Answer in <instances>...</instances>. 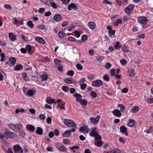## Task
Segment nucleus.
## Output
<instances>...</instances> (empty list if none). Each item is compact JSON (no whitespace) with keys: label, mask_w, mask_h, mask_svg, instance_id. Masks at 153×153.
I'll use <instances>...</instances> for the list:
<instances>
[{"label":"nucleus","mask_w":153,"mask_h":153,"mask_svg":"<svg viewBox=\"0 0 153 153\" xmlns=\"http://www.w3.org/2000/svg\"><path fill=\"white\" fill-rule=\"evenodd\" d=\"M74 96L76 97V99L77 101L79 102L82 99V96L80 94L76 93L74 94Z\"/></svg>","instance_id":"aec40b11"},{"label":"nucleus","mask_w":153,"mask_h":153,"mask_svg":"<svg viewBox=\"0 0 153 153\" xmlns=\"http://www.w3.org/2000/svg\"><path fill=\"white\" fill-rule=\"evenodd\" d=\"M89 54L91 56L93 55L94 53V51L93 50H90L88 51Z\"/></svg>","instance_id":"338daca9"},{"label":"nucleus","mask_w":153,"mask_h":153,"mask_svg":"<svg viewBox=\"0 0 153 153\" xmlns=\"http://www.w3.org/2000/svg\"><path fill=\"white\" fill-rule=\"evenodd\" d=\"M39 119L42 120H44L45 118V116L43 114H41L39 116Z\"/></svg>","instance_id":"3c124183"},{"label":"nucleus","mask_w":153,"mask_h":153,"mask_svg":"<svg viewBox=\"0 0 153 153\" xmlns=\"http://www.w3.org/2000/svg\"><path fill=\"white\" fill-rule=\"evenodd\" d=\"M139 110V108L138 107L136 106L134 107L131 109L132 112L135 113H137Z\"/></svg>","instance_id":"cd10ccee"},{"label":"nucleus","mask_w":153,"mask_h":153,"mask_svg":"<svg viewBox=\"0 0 153 153\" xmlns=\"http://www.w3.org/2000/svg\"><path fill=\"white\" fill-rule=\"evenodd\" d=\"M135 124V121L134 120L130 119L128 123V125L129 127L133 126Z\"/></svg>","instance_id":"a878e982"},{"label":"nucleus","mask_w":153,"mask_h":153,"mask_svg":"<svg viewBox=\"0 0 153 153\" xmlns=\"http://www.w3.org/2000/svg\"><path fill=\"white\" fill-rule=\"evenodd\" d=\"M0 56L1 58L0 59L1 62H3L4 60V57H5L4 54V53H2L0 55Z\"/></svg>","instance_id":"864d4df0"},{"label":"nucleus","mask_w":153,"mask_h":153,"mask_svg":"<svg viewBox=\"0 0 153 153\" xmlns=\"http://www.w3.org/2000/svg\"><path fill=\"white\" fill-rule=\"evenodd\" d=\"M113 114L118 117H120L121 116V114L120 110L118 109H115L112 111Z\"/></svg>","instance_id":"9b49d317"},{"label":"nucleus","mask_w":153,"mask_h":153,"mask_svg":"<svg viewBox=\"0 0 153 153\" xmlns=\"http://www.w3.org/2000/svg\"><path fill=\"white\" fill-rule=\"evenodd\" d=\"M59 36L60 38H63L66 36V34L62 31H60L59 33Z\"/></svg>","instance_id":"c9c22d12"},{"label":"nucleus","mask_w":153,"mask_h":153,"mask_svg":"<svg viewBox=\"0 0 153 153\" xmlns=\"http://www.w3.org/2000/svg\"><path fill=\"white\" fill-rule=\"evenodd\" d=\"M119 140L120 142L123 144H124L125 143V140L123 137H120L119 139Z\"/></svg>","instance_id":"e2e57ef3"},{"label":"nucleus","mask_w":153,"mask_h":153,"mask_svg":"<svg viewBox=\"0 0 153 153\" xmlns=\"http://www.w3.org/2000/svg\"><path fill=\"white\" fill-rule=\"evenodd\" d=\"M120 42H117L116 44L115 45L114 48L115 49H117L119 47L120 48L121 47V46L120 45Z\"/></svg>","instance_id":"6e6d98bb"},{"label":"nucleus","mask_w":153,"mask_h":153,"mask_svg":"<svg viewBox=\"0 0 153 153\" xmlns=\"http://www.w3.org/2000/svg\"><path fill=\"white\" fill-rule=\"evenodd\" d=\"M122 51L125 53H127L128 51V48L125 46L123 47L122 48Z\"/></svg>","instance_id":"49530a36"},{"label":"nucleus","mask_w":153,"mask_h":153,"mask_svg":"<svg viewBox=\"0 0 153 153\" xmlns=\"http://www.w3.org/2000/svg\"><path fill=\"white\" fill-rule=\"evenodd\" d=\"M4 7L6 8L7 9L11 10L12 9L11 6L8 4H5L4 6Z\"/></svg>","instance_id":"69168bd1"},{"label":"nucleus","mask_w":153,"mask_h":153,"mask_svg":"<svg viewBox=\"0 0 153 153\" xmlns=\"http://www.w3.org/2000/svg\"><path fill=\"white\" fill-rule=\"evenodd\" d=\"M85 81V78H82L79 81V82L78 83L79 84H81L82 83L84 82Z\"/></svg>","instance_id":"0e129e2a"},{"label":"nucleus","mask_w":153,"mask_h":153,"mask_svg":"<svg viewBox=\"0 0 153 153\" xmlns=\"http://www.w3.org/2000/svg\"><path fill=\"white\" fill-rule=\"evenodd\" d=\"M36 40L40 43L44 44L45 42L43 39L40 37H37L35 38Z\"/></svg>","instance_id":"a211bd4d"},{"label":"nucleus","mask_w":153,"mask_h":153,"mask_svg":"<svg viewBox=\"0 0 153 153\" xmlns=\"http://www.w3.org/2000/svg\"><path fill=\"white\" fill-rule=\"evenodd\" d=\"M45 4L49 6H52L53 8L56 9L57 6L55 3L52 0H41Z\"/></svg>","instance_id":"7ed1b4c3"},{"label":"nucleus","mask_w":153,"mask_h":153,"mask_svg":"<svg viewBox=\"0 0 153 153\" xmlns=\"http://www.w3.org/2000/svg\"><path fill=\"white\" fill-rule=\"evenodd\" d=\"M64 81L67 83L71 84L72 83V81L71 78H65L64 79Z\"/></svg>","instance_id":"c85d7f7f"},{"label":"nucleus","mask_w":153,"mask_h":153,"mask_svg":"<svg viewBox=\"0 0 153 153\" xmlns=\"http://www.w3.org/2000/svg\"><path fill=\"white\" fill-rule=\"evenodd\" d=\"M64 124L69 127H73L71 129L72 132H74L77 128L76 124L73 121L70 120L65 119L63 121Z\"/></svg>","instance_id":"f03ea898"},{"label":"nucleus","mask_w":153,"mask_h":153,"mask_svg":"<svg viewBox=\"0 0 153 153\" xmlns=\"http://www.w3.org/2000/svg\"><path fill=\"white\" fill-rule=\"evenodd\" d=\"M96 128L95 127L92 128L89 134L91 136L95 137V145L98 147L101 146L103 144L101 140V137L96 131Z\"/></svg>","instance_id":"f257e3e1"},{"label":"nucleus","mask_w":153,"mask_h":153,"mask_svg":"<svg viewBox=\"0 0 153 153\" xmlns=\"http://www.w3.org/2000/svg\"><path fill=\"white\" fill-rule=\"evenodd\" d=\"M37 27L39 29L43 30L45 28V26L43 25H40L37 26Z\"/></svg>","instance_id":"8fccbe9b"},{"label":"nucleus","mask_w":153,"mask_h":153,"mask_svg":"<svg viewBox=\"0 0 153 153\" xmlns=\"http://www.w3.org/2000/svg\"><path fill=\"white\" fill-rule=\"evenodd\" d=\"M46 121L48 123L50 124L51 122V119L50 117H48L46 119Z\"/></svg>","instance_id":"bf43d9fd"},{"label":"nucleus","mask_w":153,"mask_h":153,"mask_svg":"<svg viewBox=\"0 0 153 153\" xmlns=\"http://www.w3.org/2000/svg\"><path fill=\"white\" fill-rule=\"evenodd\" d=\"M55 100V99H54L51 100L50 98H49L46 99V101L47 103L51 105L53 103L55 104L56 103V102L54 101Z\"/></svg>","instance_id":"393cba45"},{"label":"nucleus","mask_w":153,"mask_h":153,"mask_svg":"<svg viewBox=\"0 0 153 153\" xmlns=\"http://www.w3.org/2000/svg\"><path fill=\"white\" fill-rule=\"evenodd\" d=\"M7 153H13L12 148H8Z\"/></svg>","instance_id":"774afa93"},{"label":"nucleus","mask_w":153,"mask_h":153,"mask_svg":"<svg viewBox=\"0 0 153 153\" xmlns=\"http://www.w3.org/2000/svg\"><path fill=\"white\" fill-rule=\"evenodd\" d=\"M138 22L143 25H145L148 21L147 19L145 17L141 16L138 18Z\"/></svg>","instance_id":"0eeeda50"},{"label":"nucleus","mask_w":153,"mask_h":153,"mask_svg":"<svg viewBox=\"0 0 153 153\" xmlns=\"http://www.w3.org/2000/svg\"><path fill=\"white\" fill-rule=\"evenodd\" d=\"M120 62L123 65H126L127 62V61L124 59H122L120 60Z\"/></svg>","instance_id":"37998d69"},{"label":"nucleus","mask_w":153,"mask_h":153,"mask_svg":"<svg viewBox=\"0 0 153 153\" xmlns=\"http://www.w3.org/2000/svg\"><path fill=\"white\" fill-rule=\"evenodd\" d=\"M27 94L30 96H32L33 95L34 92L32 90H29L27 91Z\"/></svg>","instance_id":"c03bdc74"},{"label":"nucleus","mask_w":153,"mask_h":153,"mask_svg":"<svg viewBox=\"0 0 153 153\" xmlns=\"http://www.w3.org/2000/svg\"><path fill=\"white\" fill-rule=\"evenodd\" d=\"M23 68V66L21 65H16L15 67V70L18 71L22 70Z\"/></svg>","instance_id":"bb28decb"},{"label":"nucleus","mask_w":153,"mask_h":153,"mask_svg":"<svg viewBox=\"0 0 153 153\" xmlns=\"http://www.w3.org/2000/svg\"><path fill=\"white\" fill-rule=\"evenodd\" d=\"M110 153H121V151L117 149H115L110 151Z\"/></svg>","instance_id":"c756f323"},{"label":"nucleus","mask_w":153,"mask_h":153,"mask_svg":"<svg viewBox=\"0 0 153 153\" xmlns=\"http://www.w3.org/2000/svg\"><path fill=\"white\" fill-rule=\"evenodd\" d=\"M115 30H113L108 31V34L111 38H113L115 37Z\"/></svg>","instance_id":"4be33fe9"},{"label":"nucleus","mask_w":153,"mask_h":153,"mask_svg":"<svg viewBox=\"0 0 153 153\" xmlns=\"http://www.w3.org/2000/svg\"><path fill=\"white\" fill-rule=\"evenodd\" d=\"M63 143L65 144H70V141L68 139H64L63 140Z\"/></svg>","instance_id":"a18cd8bd"},{"label":"nucleus","mask_w":153,"mask_h":153,"mask_svg":"<svg viewBox=\"0 0 153 153\" xmlns=\"http://www.w3.org/2000/svg\"><path fill=\"white\" fill-rule=\"evenodd\" d=\"M115 70L114 69H111V74L112 76H114L115 74Z\"/></svg>","instance_id":"052dcab7"},{"label":"nucleus","mask_w":153,"mask_h":153,"mask_svg":"<svg viewBox=\"0 0 153 153\" xmlns=\"http://www.w3.org/2000/svg\"><path fill=\"white\" fill-rule=\"evenodd\" d=\"M79 131L81 132H84L86 133H88V127L86 126L80 128Z\"/></svg>","instance_id":"6ab92c4d"},{"label":"nucleus","mask_w":153,"mask_h":153,"mask_svg":"<svg viewBox=\"0 0 153 153\" xmlns=\"http://www.w3.org/2000/svg\"><path fill=\"white\" fill-rule=\"evenodd\" d=\"M35 132L38 134L42 135L43 134V130L41 127H38L36 128Z\"/></svg>","instance_id":"f3484780"},{"label":"nucleus","mask_w":153,"mask_h":153,"mask_svg":"<svg viewBox=\"0 0 153 153\" xmlns=\"http://www.w3.org/2000/svg\"><path fill=\"white\" fill-rule=\"evenodd\" d=\"M26 48L28 51V53H30L31 50V47L30 45H26Z\"/></svg>","instance_id":"72a5a7b5"},{"label":"nucleus","mask_w":153,"mask_h":153,"mask_svg":"<svg viewBox=\"0 0 153 153\" xmlns=\"http://www.w3.org/2000/svg\"><path fill=\"white\" fill-rule=\"evenodd\" d=\"M79 102L83 105H86L87 104V101L85 100H81Z\"/></svg>","instance_id":"473e14b6"},{"label":"nucleus","mask_w":153,"mask_h":153,"mask_svg":"<svg viewBox=\"0 0 153 153\" xmlns=\"http://www.w3.org/2000/svg\"><path fill=\"white\" fill-rule=\"evenodd\" d=\"M118 106L120 107V110L121 111H123L125 108V107L123 104H118Z\"/></svg>","instance_id":"7c9ffc66"},{"label":"nucleus","mask_w":153,"mask_h":153,"mask_svg":"<svg viewBox=\"0 0 153 153\" xmlns=\"http://www.w3.org/2000/svg\"><path fill=\"white\" fill-rule=\"evenodd\" d=\"M9 37L12 41H14L16 40V36L13 33H9Z\"/></svg>","instance_id":"412c9836"},{"label":"nucleus","mask_w":153,"mask_h":153,"mask_svg":"<svg viewBox=\"0 0 153 153\" xmlns=\"http://www.w3.org/2000/svg\"><path fill=\"white\" fill-rule=\"evenodd\" d=\"M26 129L31 132H33L35 130V128L32 125L27 124L26 126Z\"/></svg>","instance_id":"9d476101"},{"label":"nucleus","mask_w":153,"mask_h":153,"mask_svg":"<svg viewBox=\"0 0 153 153\" xmlns=\"http://www.w3.org/2000/svg\"><path fill=\"white\" fill-rule=\"evenodd\" d=\"M76 67L79 70H82V67L80 64H77L76 65Z\"/></svg>","instance_id":"603ef678"},{"label":"nucleus","mask_w":153,"mask_h":153,"mask_svg":"<svg viewBox=\"0 0 153 153\" xmlns=\"http://www.w3.org/2000/svg\"><path fill=\"white\" fill-rule=\"evenodd\" d=\"M146 102L149 104L153 103V98L147 99L146 100Z\"/></svg>","instance_id":"de8ad7c7"},{"label":"nucleus","mask_w":153,"mask_h":153,"mask_svg":"<svg viewBox=\"0 0 153 153\" xmlns=\"http://www.w3.org/2000/svg\"><path fill=\"white\" fill-rule=\"evenodd\" d=\"M8 135L10 136L9 138H13L14 137V133L12 132H8L7 133Z\"/></svg>","instance_id":"4d7b16f0"},{"label":"nucleus","mask_w":153,"mask_h":153,"mask_svg":"<svg viewBox=\"0 0 153 153\" xmlns=\"http://www.w3.org/2000/svg\"><path fill=\"white\" fill-rule=\"evenodd\" d=\"M91 96L94 97L95 98L97 97V94L95 92H94L92 91L91 92Z\"/></svg>","instance_id":"13d9d810"},{"label":"nucleus","mask_w":153,"mask_h":153,"mask_svg":"<svg viewBox=\"0 0 153 153\" xmlns=\"http://www.w3.org/2000/svg\"><path fill=\"white\" fill-rule=\"evenodd\" d=\"M25 110L24 109H16V114H18L20 112H25Z\"/></svg>","instance_id":"4c0bfd02"},{"label":"nucleus","mask_w":153,"mask_h":153,"mask_svg":"<svg viewBox=\"0 0 153 153\" xmlns=\"http://www.w3.org/2000/svg\"><path fill=\"white\" fill-rule=\"evenodd\" d=\"M77 6L74 3H71L68 5V9L69 10H71L72 8L74 9H76Z\"/></svg>","instance_id":"2eb2a0df"},{"label":"nucleus","mask_w":153,"mask_h":153,"mask_svg":"<svg viewBox=\"0 0 153 153\" xmlns=\"http://www.w3.org/2000/svg\"><path fill=\"white\" fill-rule=\"evenodd\" d=\"M27 25L31 28H32L34 26V25L33 24L31 21H29L27 22Z\"/></svg>","instance_id":"a19ab883"},{"label":"nucleus","mask_w":153,"mask_h":153,"mask_svg":"<svg viewBox=\"0 0 153 153\" xmlns=\"http://www.w3.org/2000/svg\"><path fill=\"white\" fill-rule=\"evenodd\" d=\"M16 125L13 124H10L9 125V126L10 129L14 130L16 128Z\"/></svg>","instance_id":"f704fd0d"},{"label":"nucleus","mask_w":153,"mask_h":153,"mask_svg":"<svg viewBox=\"0 0 153 153\" xmlns=\"http://www.w3.org/2000/svg\"><path fill=\"white\" fill-rule=\"evenodd\" d=\"M128 91V89L126 88H125L121 90V92L122 93H126Z\"/></svg>","instance_id":"680f3d73"},{"label":"nucleus","mask_w":153,"mask_h":153,"mask_svg":"<svg viewBox=\"0 0 153 153\" xmlns=\"http://www.w3.org/2000/svg\"><path fill=\"white\" fill-rule=\"evenodd\" d=\"M103 78L106 81H108L109 80V77L108 75H105L103 76Z\"/></svg>","instance_id":"79ce46f5"},{"label":"nucleus","mask_w":153,"mask_h":153,"mask_svg":"<svg viewBox=\"0 0 153 153\" xmlns=\"http://www.w3.org/2000/svg\"><path fill=\"white\" fill-rule=\"evenodd\" d=\"M62 89L64 91L67 92L69 90V88L66 86H63L62 87Z\"/></svg>","instance_id":"ea45409f"},{"label":"nucleus","mask_w":153,"mask_h":153,"mask_svg":"<svg viewBox=\"0 0 153 153\" xmlns=\"http://www.w3.org/2000/svg\"><path fill=\"white\" fill-rule=\"evenodd\" d=\"M16 61V59L14 57H12L11 58H10L9 60L10 64L11 65L10 66L12 65H14Z\"/></svg>","instance_id":"5701e85b"},{"label":"nucleus","mask_w":153,"mask_h":153,"mask_svg":"<svg viewBox=\"0 0 153 153\" xmlns=\"http://www.w3.org/2000/svg\"><path fill=\"white\" fill-rule=\"evenodd\" d=\"M120 131L121 132L123 133L126 136H127L128 133L127 132V128L124 126H121L120 128Z\"/></svg>","instance_id":"f8f14e48"},{"label":"nucleus","mask_w":153,"mask_h":153,"mask_svg":"<svg viewBox=\"0 0 153 153\" xmlns=\"http://www.w3.org/2000/svg\"><path fill=\"white\" fill-rule=\"evenodd\" d=\"M102 85V82L100 80H98L94 81L92 82L93 86L96 87H99Z\"/></svg>","instance_id":"423d86ee"},{"label":"nucleus","mask_w":153,"mask_h":153,"mask_svg":"<svg viewBox=\"0 0 153 153\" xmlns=\"http://www.w3.org/2000/svg\"><path fill=\"white\" fill-rule=\"evenodd\" d=\"M22 76L25 81H26L28 80V78L27 77V75L26 73H22Z\"/></svg>","instance_id":"2f4dec72"},{"label":"nucleus","mask_w":153,"mask_h":153,"mask_svg":"<svg viewBox=\"0 0 153 153\" xmlns=\"http://www.w3.org/2000/svg\"><path fill=\"white\" fill-rule=\"evenodd\" d=\"M134 5L132 4L129 5L128 7L125 9V12L128 15L130 14L132 10L134 9Z\"/></svg>","instance_id":"20e7f679"},{"label":"nucleus","mask_w":153,"mask_h":153,"mask_svg":"<svg viewBox=\"0 0 153 153\" xmlns=\"http://www.w3.org/2000/svg\"><path fill=\"white\" fill-rule=\"evenodd\" d=\"M111 65L110 63L107 62L105 65V67L106 68L109 69L111 68Z\"/></svg>","instance_id":"5fc2aeb1"},{"label":"nucleus","mask_w":153,"mask_h":153,"mask_svg":"<svg viewBox=\"0 0 153 153\" xmlns=\"http://www.w3.org/2000/svg\"><path fill=\"white\" fill-rule=\"evenodd\" d=\"M13 150L15 153H23V151L22 148L18 145L14 146Z\"/></svg>","instance_id":"39448f33"},{"label":"nucleus","mask_w":153,"mask_h":153,"mask_svg":"<svg viewBox=\"0 0 153 153\" xmlns=\"http://www.w3.org/2000/svg\"><path fill=\"white\" fill-rule=\"evenodd\" d=\"M127 72L128 75L129 76H133L135 75V71L133 69H128Z\"/></svg>","instance_id":"ddd939ff"},{"label":"nucleus","mask_w":153,"mask_h":153,"mask_svg":"<svg viewBox=\"0 0 153 153\" xmlns=\"http://www.w3.org/2000/svg\"><path fill=\"white\" fill-rule=\"evenodd\" d=\"M88 25L89 27L91 29H94L96 27V24L94 22L91 21L89 22Z\"/></svg>","instance_id":"4468645a"},{"label":"nucleus","mask_w":153,"mask_h":153,"mask_svg":"<svg viewBox=\"0 0 153 153\" xmlns=\"http://www.w3.org/2000/svg\"><path fill=\"white\" fill-rule=\"evenodd\" d=\"M100 118V116L99 115H98L96 118H91V122L94 124H97Z\"/></svg>","instance_id":"1a4fd4ad"},{"label":"nucleus","mask_w":153,"mask_h":153,"mask_svg":"<svg viewBox=\"0 0 153 153\" xmlns=\"http://www.w3.org/2000/svg\"><path fill=\"white\" fill-rule=\"evenodd\" d=\"M71 130H67L63 134V137H69L71 134Z\"/></svg>","instance_id":"b1692460"},{"label":"nucleus","mask_w":153,"mask_h":153,"mask_svg":"<svg viewBox=\"0 0 153 153\" xmlns=\"http://www.w3.org/2000/svg\"><path fill=\"white\" fill-rule=\"evenodd\" d=\"M56 146L57 149L61 151H65L66 149L65 146L61 143H57L56 145Z\"/></svg>","instance_id":"6e6552de"},{"label":"nucleus","mask_w":153,"mask_h":153,"mask_svg":"<svg viewBox=\"0 0 153 153\" xmlns=\"http://www.w3.org/2000/svg\"><path fill=\"white\" fill-rule=\"evenodd\" d=\"M62 17L59 14H55L54 16V19L56 21L59 22L60 21Z\"/></svg>","instance_id":"dca6fc26"},{"label":"nucleus","mask_w":153,"mask_h":153,"mask_svg":"<svg viewBox=\"0 0 153 153\" xmlns=\"http://www.w3.org/2000/svg\"><path fill=\"white\" fill-rule=\"evenodd\" d=\"M74 74V72L73 71H69L67 72V74L69 76H72Z\"/></svg>","instance_id":"58836bf2"},{"label":"nucleus","mask_w":153,"mask_h":153,"mask_svg":"<svg viewBox=\"0 0 153 153\" xmlns=\"http://www.w3.org/2000/svg\"><path fill=\"white\" fill-rule=\"evenodd\" d=\"M80 87L81 88L82 90H84V89L86 87L87 85L85 83H84L83 84H80Z\"/></svg>","instance_id":"09e8293b"},{"label":"nucleus","mask_w":153,"mask_h":153,"mask_svg":"<svg viewBox=\"0 0 153 153\" xmlns=\"http://www.w3.org/2000/svg\"><path fill=\"white\" fill-rule=\"evenodd\" d=\"M47 75L45 74H43L41 76V79L42 80H46L47 79Z\"/></svg>","instance_id":"e433bc0d"}]
</instances>
